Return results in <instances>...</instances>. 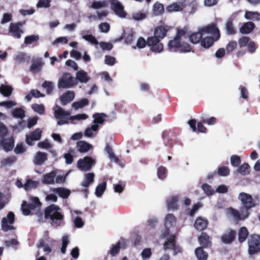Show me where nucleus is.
I'll use <instances>...</instances> for the list:
<instances>
[{
	"label": "nucleus",
	"instance_id": "obj_1",
	"mask_svg": "<svg viewBox=\"0 0 260 260\" xmlns=\"http://www.w3.org/2000/svg\"><path fill=\"white\" fill-rule=\"evenodd\" d=\"M238 199L243 205V207L240 208V212L233 208H229L227 210L228 213L236 221L247 218L249 215V209L255 207L258 203V202L256 203V200L254 201L251 195L245 192H241L239 194Z\"/></svg>",
	"mask_w": 260,
	"mask_h": 260
},
{
	"label": "nucleus",
	"instance_id": "obj_2",
	"mask_svg": "<svg viewBox=\"0 0 260 260\" xmlns=\"http://www.w3.org/2000/svg\"><path fill=\"white\" fill-rule=\"evenodd\" d=\"M60 210L58 206L52 204L46 208L44 215L42 212L37 213L38 221L43 222L45 219H49L52 226L57 228L61 226L64 224V215Z\"/></svg>",
	"mask_w": 260,
	"mask_h": 260
},
{
	"label": "nucleus",
	"instance_id": "obj_3",
	"mask_svg": "<svg viewBox=\"0 0 260 260\" xmlns=\"http://www.w3.org/2000/svg\"><path fill=\"white\" fill-rule=\"evenodd\" d=\"M187 37L188 36H186L185 30H178L176 37L168 43V46L169 50L180 53L190 52L191 49L190 45L184 41Z\"/></svg>",
	"mask_w": 260,
	"mask_h": 260
},
{
	"label": "nucleus",
	"instance_id": "obj_4",
	"mask_svg": "<svg viewBox=\"0 0 260 260\" xmlns=\"http://www.w3.org/2000/svg\"><path fill=\"white\" fill-rule=\"evenodd\" d=\"M207 26L212 27L213 30H210L211 33L204 36L201 40V45L204 48L208 49L211 47L215 41H217L220 38L219 30L214 23L207 25Z\"/></svg>",
	"mask_w": 260,
	"mask_h": 260
},
{
	"label": "nucleus",
	"instance_id": "obj_5",
	"mask_svg": "<svg viewBox=\"0 0 260 260\" xmlns=\"http://www.w3.org/2000/svg\"><path fill=\"white\" fill-rule=\"evenodd\" d=\"M78 84L77 80L69 73H64L58 80L59 88H70Z\"/></svg>",
	"mask_w": 260,
	"mask_h": 260
},
{
	"label": "nucleus",
	"instance_id": "obj_6",
	"mask_svg": "<svg viewBox=\"0 0 260 260\" xmlns=\"http://www.w3.org/2000/svg\"><path fill=\"white\" fill-rule=\"evenodd\" d=\"M54 116L57 119L58 125H62L68 123L67 117L70 116L71 112L64 111L58 105L54 107Z\"/></svg>",
	"mask_w": 260,
	"mask_h": 260
},
{
	"label": "nucleus",
	"instance_id": "obj_7",
	"mask_svg": "<svg viewBox=\"0 0 260 260\" xmlns=\"http://www.w3.org/2000/svg\"><path fill=\"white\" fill-rule=\"evenodd\" d=\"M212 28L213 29L207 25L199 28L198 32L193 33L189 36L190 41L194 44L201 43L202 38L206 35L211 33L210 30H212Z\"/></svg>",
	"mask_w": 260,
	"mask_h": 260
},
{
	"label": "nucleus",
	"instance_id": "obj_8",
	"mask_svg": "<svg viewBox=\"0 0 260 260\" xmlns=\"http://www.w3.org/2000/svg\"><path fill=\"white\" fill-rule=\"evenodd\" d=\"M147 45L150 47L151 51L156 53H161L164 49V46L160 43V40L153 36L147 38Z\"/></svg>",
	"mask_w": 260,
	"mask_h": 260
},
{
	"label": "nucleus",
	"instance_id": "obj_9",
	"mask_svg": "<svg viewBox=\"0 0 260 260\" xmlns=\"http://www.w3.org/2000/svg\"><path fill=\"white\" fill-rule=\"evenodd\" d=\"M15 220V215L13 212H9L7 216L2 219V230L4 232H8L14 229L13 224Z\"/></svg>",
	"mask_w": 260,
	"mask_h": 260
},
{
	"label": "nucleus",
	"instance_id": "obj_10",
	"mask_svg": "<svg viewBox=\"0 0 260 260\" xmlns=\"http://www.w3.org/2000/svg\"><path fill=\"white\" fill-rule=\"evenodd\" d=\"M248 253L251 255L260 251V236L253 235L248 240Z\"/></svg>",
	"mask_w": 260,
	"mask_h": 260
},
{
	"label": "nucleus",
	"instance_id": "obj_11",
	"mask_svg": "<svg viewBox=\"0 0 260 260\" xmlns=\"http://www.w3.org/2000/svg\"><path fill=\"white\" fill-rule=\"evenodd\" d=\"M95 164V160L92 158L86 156L83 159H80L78 161V168L83 171L90 170L92 167Z\"/></svg>",
	"mask_w": 260,
	"mask_h": 260
},
{
	"label": "nucleus",
	"instance_id": "obj_12",
	"mask_svg": "<svg viewBox=\"0 0 260 260\" xmlns=\"http://www.w3.org/2000/svg\"><path fill=\"white\" fill-rule=\"evenodd\" d=\"M112 10L115 14L121 18H124L126 13L124 11V7L118 0H109Z\"/></svg>",
	"mask_w": 260,
	"mask_h": 260
},
{
	"label": "nucleus",
	"instance_id": "obj_13",
	"mask_svg": "<svg viewBox=\"0 0 260 260\" xmlns=\"http://www.w3.org/2000/svg\"><path fill=\"white\" fill-rule=\"evenodd\" d=\"M176 223V218L173 214H168L166 216L165 218V225L166 229L161 235L163 238H166L169 235L170 231L169 228L175 226Z\"/></svg>",
	"mask_w": 260,
	"mask_h": 260
},
{
	"label": "nucleus",
	"instance_id": "obj_14",
	"mask_svg": "<svg viewBox=\"0 0 260 260\" xmlns=\"http://www.w3.org/2000/svg\"><path fill=\"white\" fill-rule=\"evenodd\" d=\"M185 7V3L183 1H178L167 6L166 11L169 13L181 11Z\"/></svg>",
	"mask_w": 260,
	"mask_h": 260
},
{
	"label": "nucleus",
	"instance_id": "obj_15",
	"mask_svg": "<svg viewBox=\"0 0 260 260\" xmlns=\"http://www.w3.org/2000/svg\"><path fill=\"white\" fill-rule=\"evenodd\" d=\"M42 131L40 128H37L29 135L26 136V142L29 145H33V142L39 140L41 137Z\"/></svg>",
	"mask_w": 260,
	"mask_h": 260
},
{
	"label": "nucleus",
	"instance_id": "obj_16",
	"mask_svg": "<svg viewBox=\"0 0 260 260\" xmlns=\"http://www.w3.org/2000/svg\"><path fill=\"white\" fill-rule=\"evenodd\" d=\"M71 213L72 215L73 223L74 224V226L76 228H81L83 226L84 224V222L83 221V219L81 217L79 216H75L74 215H81L82 214V212L78 210H71Z\"/></svg>",
	"mask_w": 260,
	"mask_h": 260
},
{
	"label": "nucleus",
	"instance_id": "obj_17",
	"mask_svg": "<svg viewBox=\"0 0 260 260\" xmlns=\"http://www.w3.org/2000/svg\"><path fill=\"white\" fill-rule=\"evenodd\" d=\"M239 12L237 11L232 14L225 24V29L228 35H233L236 31L234 27L232 21L239 15Z\"/></svg>",
	"mask_w": 260,
	"mask_h": 260
},
{
	"label": "nucleus",
	"instance_id": "obj_18",
	"mask_svg": "<svg viewBox=\"0 0 260 260\" xmlns=\"http://www.w3.org/2000/svg\"><path fill=\"white\" fill-rule=\"evenodd\" d=\"M75 79L78 83H87L90 80V77L86 72L83 70H80L76 72Z\"/></svg>",
	"mask_w": 260,
	"mask_h": 260
},
{
	"label": "nucleus",
	"instance_id": "obj_19",
	"mask_svg": "<svg viewBox=\"0 0 260 260\" xmlns=\"http://www.w3.org/2000/svg\"><path fill=\"white\" fill-rule=\"evenodd\" d=\"M20 23H11L9 27V31L12 34L13 37L20 39L21 34L23 33L20 28Z\"/></svg>",
	"mask_w": 260,
	"mask_h": 260
},
{
	"label": "nucleus",
	"instance_id": "obj_20",
	"mask_svg": "<svg viewBox=\"0 0 260 260\" xmlns=\"http://www.w3.org/2000/svg\"><path fill=\"white\" fill-rule=\"evenodd\" d=\"M106 115L105 113H96L92 115L93 121L92 122V125L97 127L99 128V125L104 123Z\"/></svg>",
	"mask_w": 260,
	"mask_h": 260
},
{
	"label": "nucleus",
	"instance_id": "obj_21",
	"mask_svg": "<svg viewBox=\"0 0 260 260\" xmlns=\"http://www.w3.org/2000/svg\"><path fill=\"white\" fill-rule=\"evenodd\" d=\"M75 98V92L73 91H68L60 97L61 103L66 105L71 102Z\"/></svg>",
	"mask_w": 260,
	"mask_h": 260
},
{
	"label": "nucleus",
	"instance_id": "obj_22",
	"mask_svg": "<svg viewBox=\"0 0 260 260\" xmlns=\"http://www.w3.org/2000/svg\"><path fill=\"white\" fill-rule=\"evenodd\" d=\"M178 196H174L169 197L167 200V208L169 210H176L178 207Z\"/></svg>",
	"mask_w": 260,
	"mask_h": 260
},
{
	"label": "nucleus",
	"instance_id": "obj_23",
	"mask_svg": "<svg viewBox=\"0 0 260 260\" xmlns=\"http://www.w3.org/2000/svg\"><path fill=\"white\" fill-rule=\"evenodd\" d=\"M200 245L203 247H208L211 246V242L209 236L205 233H202L198 238Z\"/></svg>",
	"mask_w": 260,
	"mask_h": 260
},
{
	"label": "nucleus",
	"instance_id": "obj_24",
	"mask_svg": "<svg viewBox=\"0 0 260 260\" xmlns=\"http://www.w3.org/2000/svg\"><path fill=\"white\" fill-rule=\"evenodd\" d=\"M1 144L4 150L5 151H9L13 148L14 141L13 137H10L8 139L3 138L2 140Z\"/></svg>",
	"mask_w": 260,
	"mask_h": 260
},
{
	"label": "nucleus",
	"instance_id": "obj_25",
	"mask_svg": "<svg viewBox=\"0 0 260 260\" xmlns=\"http://www.w3.org/2000/svg\"><path fill=\"white\" fill-rule=\"evenodd\" d=\"M76 147L77 150L81 153H85L92 148V145L84 141H78Z\"/></svg>",
	"mask_w": 260,
	"mask_h": 260
},
{
	"label": "nucleus",
	"instance_id": "obj_26",
	"mask_svg": "<svg viewBox=\"0 0 260 260\" xmlns=\"http://www.w3.org/2000/svg\"><path fill=\"white\" fill-rule=\"evenodd\" d=\"M94 174L93 173H88L84 175V177L82 182H81V185L83 187L87 188L89 185L92 184L94 181Z\"/></svg>",
	"mask_w": 260,
	"mask_h": 260
},
{
	"label": "nucleus",
	"instance_id": "obj_27",
	"mask_svg": "<svg viewBox=\"0 0 260 260\" xmlns=\"http://www.w3.org/2000/svg\"><path fill=\"white\" fill-rule=\"evenodd\" d=\"M255 27L254 24L252 22L244 23L240 28L239 30L241 34H248L251 32Z\"/></svg>",
	"mask_w": 260,
	"mask_h": 260
},
{
	"label": "nucleus",
	"instance_id": "obj_28",
	"mask_svg": "<svg viewBox=\"0 0 260 260\" xmlns=\"http://www.w3.org/2000/svg\"><path fill=\"white\" fill-rule=\"evenodd\" d=\"M56 177V173L54 171H52L49 173L46 174L43 176L42 182L45 184H52L55 182V178Z\"/></svg>",
	"mask_w": 260,
	"mask_h": 260
},
{
	"label": "nucleus",
	"instance_id": "obj_29",
	"mask_svg": "<svg viewBox=\"0 0 260 260\" xmlns=\"http://www.w3.org/2000/svg\"><path fill=\"white\" fill-rule=\"evenodd\" d=\"M47 153L42 152H38L35 156L34 163L37 165H42L47 160Z\"/></svg>",
	"mask_w": 260,
	"mask_h": 260
},
{
	"label": "nucleus",
	"instance_id": "obj_30",
	"mask_svg": "<svg viewBox=\"0 0 260 260\" xmlns=\"http://www.w3.org/2000/svg\"><path fill=\"white\" fill-rule=\"evenodd\" d=\"M207 224V220L202 217H198L194 222V226L197 230L201 231L206 229Z\"/></svg>",
	"mask_w": 260,
	"mask_h": 260
},
{
	"label": "nucleus",
	"instance_id": "obj_31",
	"mask_svg": "<svg viewBox=\"0 0 260 260\" xmlns=\"http://www.w3.org/2000/svg\"><path fill=\"white\" fill-rule=\"evenodd\" d=\"M87 32L88 31L86 30H82L80 32V35L82 36V38L93 45H97L99 44V42L96 39L91 35L87 34Z\"/></svg>",
	"mask_w": 260,
	"mask_h": 260
},
{
	"label": "nucleus",
	"instance_id": "obj_32",
	"mask_svg": "<svg viewBox=\"0 0 260 260\" xmlns=\"http://www.w3.org/2000/svg\"><path fill=\"white\" fill-rule=\"evenodd\" d=\"M167 32V30L166 29L165 27L159 26L155 28L153 37L159 39V40H161L166 36Z\"/></svg>",
	"mask_w": 260,
	"mask_h": 260
},
{
	"label": "nucleus",
	"instance_id": "obj_33",
	"mask_svg": "<svg viewBox=\"0 0 260 260\" xmlns=\"http://www.w3.org/2000/svg\"><path fill=\"white\" fill-rule=\"evenodd\" d=\"M236 236V232L230 231L224 233L222 236V241L223 243L229 244L232 242Z\"/></svg>",
	"mask_w": 260,
	"mask_h": 260
},
{
	"label": "nucleus",
	"instance_id": "obj_34",
	"mask_svg": "<svg viewBox=\"0 0 260 260\" xmlns=\"http://www.w3.org/2000/svg\"><path fill=\"white\" fill-rule=\"evenodd\" d=\"M52 191L54 193H57L60 197L63 199L67 198L71 193L70 190L62 187L53 188Z\"/></svg>",
	"mask_w": 260,
	"mask_h": 260
},
{
	"label": "nucleus",
	"instance_id": "obj_35",
	"mask_svg": "<svg viewBox=\"0 0 260 260\" xmlns=\"http://www.w3.org/2000/svg\"><path fill=\"white\" fill-rule=\"evenodd\" d=\"M164 12V5L159 2H156L153 6L152 13L154 16L161 15Z\"/></svg>",
	"mask_w": 260,
	"mask_h": 260
},
{
	"label": "nucleus",
	"instance_id": "obj_36",
	"mask_svg": "<svg viewBox=\"0 0 260 260\" xmlns=\"http://www.w3.org/2000/svg\"><path fill=\"white\" fill-rule=\"evenodd\" d=\"M12 115L15 118L22 119L25 117V112L22 108L14 109L11 112Z\"/></svg>",
	"mask_w": 260,
	"mask_h": 260
},
{
	"label": "nucleus",
	"instance_id": "obj_37",
	"mask_svg": "<svg viewBox=\"0 0 260 260\" xmlns=\"http://www.w3.org/2000/svg\"><path fill=\"white\" fill-rule=\"evenodd\" d=\"M98 131L99 128L92 124L90 126H89L85 129L84 135L87 138H93L96 135V133Z\"/></svg>",
	"mask_w": 260,
	"mask_h": 260
},
{
	"label": "nucleus",
	"instance_id": "obj_38",
	"mask_svg": "<svg viewBox=\"0 0 260 260\" xmlns=\"http://www.w3.org/2000/svg\"><path fill=\"white\" fill-rule=\"evenodd\" d=\"M13 88L9 85L2 84L0 86V93L6 97L10 96L12 92Z\"/></svg>",
	"mask_w": 260,
	"mask_h": 260
},
{
	"label": "nucleus",
	"instance_id": "obj_39",
	"mask_svg": "<svg viewBox=\"0 0 260 260\" xmlns=\"http://www.w3.org/2000/svg\"><path fill=\"white\" fill-rule=\"evenodd\" d=\"M195 255L198 260H207L208 254L205 252L202 247H198L194 251Z\"/></svg>",
	"mask_w": 260,
	"mask_h": 260
},
{
	"label": "nucleus",
	"instance_id": "obj_40",
	"mask_svg": "<svg viewBox=\"0 0 260 260\" xmlns=\"http://www.w3.org/2000/svg\"><path fill=\"white\" fill-rule=\"evenodd\" d=\"M245 19L253 21L260 20V14L256 12L246 11L244 16Z\"/></svg>",
	"mask_w": 260,
	"mask_h": 260
},
{
	"label": "nucleus",
	"instance_id": "obj_41",
	"mask_svg": "<svg viewBox=\"0 0 260 260\" xmlns=\"http://www.w3.org/2000/svg\"><path fill=\"white\" fill-rule=\"evenodd\" d=\"M39 184V182L38 181H33L28 179L24 184V188L25 190L28 191L36 188Z\"/></svg>",
	"mask_w": 260,
	"mask_h": 260
},
{
	"label": "nucleus",
	"instance_id": "obj_42",
	"mask_svg": "<svg viewBox=\"0 0 260 260\" xmlns=\"http://www.w3.org/2000/svg\"><path fill=\"white\" fill-rule=\"evenodd\" d=\"M88 104L89 101L87 99H83L79 101L74 102L72 106L75 109L77 110L83 108Z\"/></svg>",
	"mask_w": 260,
	"mask_h": 260
},
{
	"label": "nucleus",
	"instance_id": "obj_43",
	"mask_svg": "<svg viewBox=\"0 0 260 260\" xmlns=\"http://www.w3.org/2000/svg\"><path fill=\"white\" fill-rule=\"evenodd\" d=\"M237 172L242 175H246L249 173L250 166L247 163H243L239 167Z\"/></svg>",
	"mask_w": 260,
	"mask_h": 260
},
{
	"label": "nucleus",
	"instance_id": "obj_44",
	"mask_svg": "<svg viewBox=\"0 0 260 260\" xmlns=\"http://www.w3.org/2000/svg\"><path fill=\"white\" fill-rule=\"evenodd\" d=\"M248 235V232L245 227L240 228L238 233V239L240 242H244Z\"/></svg>",
	"mask_w": 260,
	"mask_h": 260
},
{
	"label": "nucleus",
	"instance_id": "obj_45",
	"mask_svg": "<svg viewBox=\"0 0 260 260\" xmlns=\"http://www.w3.org/2000/svg\"><path fill=\"white\" fill-rule=\"evenodd\" d=\"M106 188V183L103 182L98 185L95 188V194L97 197H101Z\"/></svg>",
	"mask_w": 260,
	"mask_h": 260
},
{
	"label": "nucleus",
	"instance_id": "obj_46",
	"mask_svg": "<svg viewBox=\"0 0 260 260\" xmlns=\"http://www.w3.org/2000/svg\"><path fill=\"white\" fill-rule=\"evenodd\" d=\"M175 244V236L171 235L164 244L165 249H172Z\"/></svg>",
	"mask_w": 260,
	"mask_h": 260
},
{
	"label": "nucleus",
	"instance_id": "obj_47",
	"mask_svg": "<svg viewBox=\"0 0 260 260\" xmlns=\"http://www.w3.org/2000/svg\"><path fill=\"white\" fill-rule=\"evenodd\" d=\"M42 66L43 63L41 61L32 62L30 67V71L32 73H37L41 71Z\"/></svg>",
	"mask_w": 260,
	"mask_h": 260
},
{
	"label": "nucleus",
	"instance_id": "obj_48",
	"mask_svg": "<svg viewBox=\"0 0 260 260\" xmlns=\"http://www.w3.org/2000/svg\"><path fill=\"white\" fill-rule=\"evenodd\" d=\"M157 174L159 179L163 180L165 179L167 176V169L163 166L159 167L157 169Z\"/></svg>",
	"mask_w": 260,
	"mask_h": 260
},
{
	"label": "nucleus",
	"instance_id": "obj_49",
	"mask_svg": "<svg viewBox=\"0 0 260 260\" xmlns=\"http://www.w3.org/2000/svg\"><path fill=\"white\" fill-rule=\"evenodd\" d=\"M106 151L108 154L109 158L111 160H113L115 163L118 162V158L114 154L111 147H110L109 146H107L106 147Z\"/></svg>",
	"mask_w": 260,
	"mask_h": 260
},
{
	"label": "nucleus",
	"instance_id": "obj_50",
	"mask_svg": "<svg viewBox=\"0 0 260 260\" xmlns=\"http://www.w3.org/2000/svg\"><path fill=\"white\" fill-rule=\"evenodd\" d=\"M230 162L233 167H238L241 162V158L237 155H233L230 157Z\"/></svg>",
	"mask_w": 260,
	"mask_h": 260
},
{
	"label": "nucleus",
	"instance_id": "obj_51",
	"mask_svg": "<svg viewBox=\"0 0 260 260\" xmlns=\"http://www.w3.org/2000/svg\"><path fill=\"white\" fill-rule=\"evenodd\" d=\"M26 56V54L24 52H18L14 57V60L17 63L23 62L25 60Z\"/></svg>",
	"mask_w": 260,
	"mask_h": 260
},
{
	"label": "nucleus",
	"instance_id": "obj_52",
	"mask_svg": "<svg viewBox=\"0 0 260 260\" xmlns=\"http://www.w3.org/2000/svg\"><path fill=\"white\" fill-rule=\"evenodd\" d=\"M42 87L46 89L47 94H50L54 87V83L51 81H45L42 84Z\"/></svg>",
	"mask_w": 260,
	"mask_h": 260
},
{
	"label": "nucleus",
	"instance_id": "obj_53",
	"mask_svg": "<svg viewBox=\"0 0 260 260\" xmlns=\"http://www.w3.org/2000/svg\"><path fill=\"white\" fill-rule=\"evenodd\" d=\"M32 206L27 204L25 202H23L21 205V210L22 213L25 215H28L30 214L31 210H32Z\"/></svg>",
	"mask_w": 260,
	"mask_h": 260
},
{
	"label": "nucleus",
	"instance_id": "obj_54",
	"mask_svg": "<svg viewBox=\"0 0 260 260\" xmlns=\"http://www.w3.org/2000/svg\"><path fill=\"white\" fill-rule=\"evenodd\" d=\"M132 17L136 21H140L146 18V14L141 11L135 12L133 13Z\"/></svg>",
	"mask_w": 260,
	"mask_h": 260
},
{
	"label": "nucleus",
	"instance_id": "obj_55",
	"mask_svg": "<svg viewBox=\"0 0 260 260\" xmlns=\"http://www.w3.org/2000/svg\"><path fill=\"white\" fill-rule=\"evenodd\" d=\"M33 110L39 114H43L45 112V107L43 104H34L31 105Z\"/></svg>",
	"mask_w": 260,
	"mask_h": 260
},
{
	"label": "nucleus",
	"instance_id": "obj_56",
	"mask_svg": "<svg viewBox=\"0 0 260 260\" xmlns=\"http://www.w3.org/2000/svg\"><path fill=\"white\" fill-rule=\"evenodd\" d=\"M107 3L106 1H94L92 3L91 8L94 9H98L106 7Z\"/></svg>",
	"mask_w": 260,
	"mask_h": 260
},
{
	"label": "nucleus",
	"instance_id": "obj_57",
	"mask_svg": "<svg viewBox=\"0 0 260 260\" xmlns=\"http://www.w3.org/2000/svg\"><path fill=\"white\" fill-rule=\"evenodd\" d=\"M230 170L228 167L222 166L218 169L217 173L221 176H228L230 174Z\"/></svg>",
	"mask_w": 260,
	"mask_h": 260
},
{
	"label": "nucleus",
	"instance_id": "obj_58",
	"mask_svg": "<svg viewBox=\"0 0 260 260\" xmlns=\"http://www.w3.org/2000/svg\"><path fill=\"white\" fill-rule=\"evenodd\" d=\"M39 39L38 35H31L27 36L25 38L24 43L27 45L31 44L33 42L37 41Z\"/></svg>",
	"mask_w": 260,
	"mask_h": 260
},
{
	"label": "nucleus",
	"instance_id": "obj_59",
	"mask_svg": "<svg viewBox=\"0 0 260 260\" xmlns=\"http://www.w3.org/2000/svg\"><path fill=\"white\" fill-rule=\"evenodd\" d=\"M37 247L38 248H43L45 252L50 253L52 250L50 247L47 244H46L43 240H40L37 244Z\"/></svg>",
	"mask_w": 260,
	"mask_h": 260
},
{
	"label": "nucleus",
	"instance_id": "obj_60",
	"mask_svg": "<svg viewBox=\"0 0 260 260\" xmlns=\"http://www.w3.org/2000/svg\"><path fill=\"white\" fill-rule=\"evenodd\" d=\"M69 243V237L68 236H63L62 238V246L61 248V252L64 254L66 251V248Z\"/></svg>",
	"mask_w": 260,
	"mask_h": 260
},
{
	"label": "nucleus",
	"instance_id": "obj_61",
	"mask_svg": "<svg viewBox=\"0 0 260 260\" xmlns=\"http://www.w3.org/2000/svg\"><path fill=\"white\" fill-rule=\"evenodd\" d=\"M88 118V116L86 114H79L75 116H71L69 119L71 121L85 120Z\"/></svg>",
	"mask_w": 260,
	"mask_h": 260
},
{
	"label": "nucleus",
	"instance_id": "obj_62",
	"mask_svg": "<svg viewBox=\"0 0 260 260\" xmlns=\"http://www.w3.org/2000/svg\"><path fill=\"white\" fill-rule=\"evenodd\" d=\"M202 187L204 192L208 196L212 195L215 192V190L207 184H203Z\"/></svg>",
	"mask_w": 260,
	"mask_h": 260
},
{
	"label": "nucleus",
	"instance_id": "obj_63",
	"mask_svg": "<svg viewBox=\"0 0 260 260\" xmlns=\"http://www.w3.org/2000/svg\"><path fill=\"white\" fill-rule=\"evenodd\" d=\"M17 105V103L14 101H9L0 102V106L5 107L7 109H10Z\"/></svg>",
	"mask_w": 260,
	"mask_h": 260
},
{
	"label": "nucleus",
	"instance_id": "obj_64",
	"mask_svg": "<svg viewBox=\"0 0 260 260\" xmlns=\"http://www.w3.org/2000/svg\"><path fill=\"white\" fill-rule=\"evenodd\" d=\"M110 28V25L107 22L101 23L99 25V28L101 32L104 33L108 32L109 31Z\"/></svg>",
	"mask_w": 260,
	"mask_h": 260
}]
</instances>
